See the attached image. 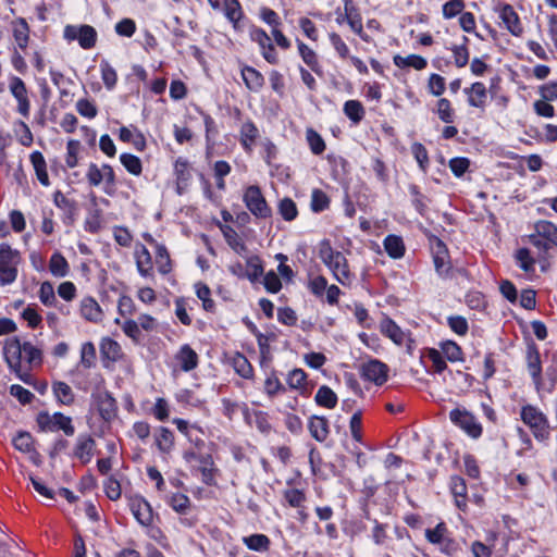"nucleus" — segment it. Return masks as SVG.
<instances>
[{
  "label": "nucleus",
  "instance_id": "nucleus-1",
  "mask_svg": "<svg viewBox=\"0 0 557 557\" xmlns=\"http://www.w3.org/2000/svg\"><path fill=\"white\" fill-rule=\"evenodd\" d=\"M22 354L29 366H40L42 363V352L30 342L21 343L20 338L14 336L8 338L3 346V356L9 367L21 368Z\"/></svg>",
  "mask_w": 557,
  "mask_h": 557
},
{
  "label": "nucleus",
  "instance_id": "nucleus-2",
  "mask_svg": "<svg viewBox=\"0 0 557 557\" xmlns=\"http://www.w3.org/2000/svg\"><path fill=\"white\" fill-rule=\"evenodd\" d=\"M521 420L527 424L539 442H546L550 436L547 417L535 406L525 405L520 411Z\"/></svg>",
  "mask_w": 557,
  "mask_h": 557
},
{
  "label": "nucleus",
  "instance_id": "nucleus-3",
  "mask_svg": "<svg viewBox=\"0 0 557 557\" xmlns=\"http://www.w3.org/2000/svg\"><path fill=\"white\" fill-rule=\"evenodd\" d=\"M20 252L9 244H0V284L9 285L17 277V264L20 263Z\"/></svg>",
  "mask_w": 557,
  "mask_h": 557
},
{
  "label": "nucleus",
  "instance_id": "nucleus-4",
  "mask_svg": "<svg viewBox=\"0 0 557 557\" xmlns=\"http://www.w3.org/2000/svg\"><path fill=\"white\" fill-rule=\"evenodd\" d=\"M36 422L41 432L63 431L66 436H72L75 433L72 418L62 412H55L50 416L47 411H40L37 414Z\"/></svg>",
  "mask_w": 557,
  "mask_h": 557
},
{
  "label": "nucleus",
  "instance_id": "nucleus-5",
  "mask_svg": "<svg viewBox=\"0 0 557 557\" xmlns=\"http://www.w3.org/2000/svg\"><path fill=\"white\" fill-rule=\"evenodd\" d=\"M450 421L472 438L482 435L483 428L475 416L467 409L455 408L449 412Z\"/></svg>",
  "mask_w": 557,
  "mask_h": 557
},
{
  "label": "nucleus",
  "instance_id": "nucleus-6",
  "mask_svg": "<svg viewBox=\"0 0 557 557\" xmlns=\"http://www.w3.org/2000/svg\"><path fill=\"white\" fill-rule=\"evenodd\" d=\"M247 209L258 219H268L272 215V210L268 206L261 189L257 185L246 188L243 198Z\"/></svg>",
  "mask_w": 557,
  "mask_h": 557
},
{
  "label": "nucleus",
  "instance_id": "nucleus-7",
  "mask_svg": "<svg viewBox=\"0 0 557 557\" xmlns=\"http://www.w3.org/2000/svg\"><path fill=\"white\" fill-rule=\"evenodd\" d=\"M92 401L102 420L110 422L117 414V404L115 398L107 389L94 392Z\"/></svg>",
  "mask_w": 557,
  "mask_h": 557
},
{
  "label": "nucleus",
  "instance_id": "nucleus-8",
  "mask_svg": "<svg viewBox=\"0 0 557 557\" xmlns=\"http://www.w3.org/2000/svg\"><path fill=\"white\" fill-rule=\"evenodd\" d=\"M128 506L139 524L148 527L152 523V507L143 496L135 495L129 497Z\"/></svg>",
  "mask_w": 557,
  "mask_h": 557
},
{
  "label": "nucleus",
  "instance_id": "nucleus-9",
  "mask_svg": "<svg viewBox=\"0 0 557 557\" xmlns=\"http://www.w3.org/2000/svg\"><path fill=\"white\" fill-rule=\"evenodd\" d=\"M361 376L381 386L387 381L388 367L377 360L372 359L361 366Z\"/></svg>",
  "mask_w": 557,
  "mask_h": 557
},
{
  "label": "nucleus",
  "instance_id": "nucleus-10",
  "mask_svg": "<svg viewBox=\"0 0 557 557\" xmlns=\"http://www.w3.org/2000/svg\"><path fill=\"white\" fill-rule=\"evenodd\" d=\"M496 11L499 14L500 20L505 24L507 30L516 37H520L523 33V27L520 22L518 13L513 7L509 3H499Z\"/></svg>",
  "mask_w": 557,
  "mask_h": 557
},
{
  "label": "nucleus",
  "instance_id": "nucleus-11",
  "mask_svg": "<svg viewBox=\"0 0 557 557\" xmlns=\"http://www.w3.org/2000/svg\"><path fill=\"white\" fill-rule=\"evenodd\" d=\"M527 364L533 383L539 388L542 382V361L539 348L532 339L527 346Z\"/></svg>",
  "mask_w": 557,
  "mask_h": 557
},
{
  "label": "nucleus",
  "instance_id": "nucleus-12",
  "mask_svg": "<svg viewBox=\"0 0 557 557\" xmlns=\"http://www.w3.org/2000/svg\"><path fill=\"white\" fill-rule=\"evenodd\" d=\"M10 91L18 102L17 111L25 117L29 114V100L25 83L17 76L10 79Z\"/></svg>",
  "mask_w": 557,
  "mask_h": 557
},
{
  "label": "nucleus",
  "instance_id": "nucleus-13",
  "mask_svg": "<svg viewBox=\"0 0 557 557\" xmlns=\"http://www.w3.org/2000/svg\"><path fill=\"white\" fill-rule=\"evenodd\" d=\"M96 447V441L89 434H81L76 440V444L73 450V456L81 460L82 463H88L92 456Z\"/></svg>",
  "mask_w": 557,
  "mask_h": 557
},
{
  "label": "nucleus",
  "instance_id": "nucleus-14",
  "mask_svg": "<svg viewBox=\"0 0 557 557\" xmlns=\"http://www.w3.org/2000/svg\"><path fill=\"white\" fill-rule=\"evenodd\" d=\"M54 205L64 211L63 222L73 225L76 220L78 207L75 200L66 198L60 190L53 194Z\"/></svg>",
  "mask_w": 557,
  "mask_h": 557
},
{
  "label": "nucleus",
  "instance_id": "nucleus-15",
  "mask_svg": "<svg viewBox=\"0 0 557 557\" xmlns=\"http://www.w3.org/2000/svg\"><path fill=\"white\" fill-rule=\"evenodd\" d=\"M344 10L346 22L350 26L351 30L362 39H366L363 35L362 17L354 1L344 0Z\"/></svg>",
  "mask_w": 557,
  "mask_h": 557
},
{
  "label": "nucleus",
  "instance_id": "nucleus-16",
  "mask_svg": "<svg viewBox=\"0 0 557 557\" xmlns=\"http://www.w3.org/2000/svg\"><path fill=\"white\" fill-rule=\"evenodd\" d=\"M308 430L317 442L323 443L330 434L329 420L322 416H311L308 422Z\"/></svg>",
  "mask_w": 557,
  "mask_h": 557
},
{
  "label": "nucleus",
  "instance_id": "nucleus-17",
  "mask_svg": "<svg viewBox=\"0 0 557 557\" xmlns=\"http://www.w3.org/2000/svg\"><path fill=\"white\" fill-rule=\"evenodd\" d=\"M242 77L245 86L252 92H259L264 86L263 75L252 66L245 65L242 69Z\"/></svg>",
  "mask_w": 557,
  "mask_h": 557
},
{
  "label": "nucleus",
  "instance_id": "nucleus-18",
  "mask_svg": "<svg viewBox=\"0 0 557 557\" xmlns=\"http://www.w3.org/2000/svg\"><path fill=\"white\" fill-rule=\"evenodd\" d=\"M286 383L290 389L298 391L300 395H309V389L307 387V373L302 369H293L287 374Z\"/></svg>",
  "mask_w": 557,
  "mask_h": 557
},
{
  "label": "nucleus",
  "instance_id": "nucleus-19",
  "mask_svg": "<svg viewBox=\"0 0 557 557\" xmlns=\"http://www.w3.org/2000/svg\"><path fill=\"white\" fill-rule=\"evenodd\" d=\"M263 391L270 399H274L280 394H284L287 387L281 382L277 372L274 369L267 374L264 380Z\"/></svg>",
  "mask_w": 557,
  "mask_h": 557
},
{
  "label": "nucleus",
  "instance_id": "nucleus-20",
  "mask_svg": "<svg viewBox=\"0 0 557 557\" xmlns=\"http://www.w3.org/2000/svg\"><path fill=\"white\" fill-rule=\"evenodd\" d=\"M298 52L302 59V61L310 67L312 72H314L318 76L323 75L322 66L319 62L317 53L309 48L306 44L300 40H297Z\"/></svg>",
  "mask_w": 557,
  "mask_h": 557
},
{
  "label": "nucleus",
  "instance_id": "nucleus-21",
  "mask_svg": "<svg viewBox=\"0 0 557 557\" xmlns=\"http://www.w3.org/2000/svg\"><path fill=\"white\" fill-rule=\"evenodd\" d=\"M176 359L180 362L181 369L185 372H189L198 366V355L188 344L181 347Z\"/></svg>",
  "mask_w": 557,
  "mask_h": 557
},
{
  "label": "nucleus",
  "instance_id": "nucleus-22",
  "mask_svg": "<svg viewBox=\"0 0 557 557\" xmlns=\"http://www.w3.org/2000/svg\"><path fill=\"white\" fill-rule=\"evenodd\" d=\"M259 136V131L255 123L250 120L245 122L240 127V144L246 152L252 151V146Z\"/></svg>",
  "mask_w": 557,
  "mask_h": 557
},
{
  "label": "nucleus",
  "instance_id": "nucleus-23",
  "mask_svg": "<svg viewBox=\"0 0 557 557\" xmlns=\"http://www.w3.org/2000/svg\"><path fill=\"white\" fill-rule=\"evenodd\" d=\"M465 92L469 94L468 102L471 107L483 108L487 97V89L481 82H475Z\"/></svg>",
  "mask_w": 557,
  "mask_h": 557
},
{
  "label": "nucleus",
  "instance_id": "nucleus-24",
  "mask_svg": "<svg viewBox=\"0 0 557 557\" xmlns=\"http://www.w3.org/2000/svg\"><path fill=\"white\" fill-rule=\"evenodd\" d=\"M81 314L90 322H99L102 317V310L92 297H85L81 301Z\"/></svg>",
  "mask_w": 557,
  "mask_h": 557
},
{
  "label": "nucleus",
  "instance_id": "nucleus-25",
  "mask_svg": "<svg viewBox=\"0 0 557 557\" xmlns=\"http://www.w3.org/2000/svg\"><path fill=\"white\" fill-rule=\"evenodd\" d=\"M174 433L166 426H160L156 433V445L159 451L169 454L174 447Z\"/></svg>",
  "mask_w": 557,
  "mask_h": 557
},
{
  "label": "nucleus",
  "instance_id": "nucleus-26",
  "mask_svg": "<svg viewBox=\"0 0 557 557\" xmlns=\"http://www.w3.org/2000/svg\"><path fill=\"white\" fill-rule=\"evenodd\" d=\"M52 391L57 400L65 406L74 404L75 395L72 387L62 381H55L52 383Z\"/></svg>",
  "mask_w": 557,
  "mask_h": 557
},
{
  "label": "nucleus",
  "instance_id": "nucleus-27",
  "mask_svg": "<svg viewBox=\"0 0 557 557\" xmlns=\"http://www.w3.org/2000/svg\"><path fill=\"white\" fill-rule=\"evenodd\" d=\"M135 257L136 265L140 275L145 277L151 275L152 259L148 249L144 245H140L135 251Z\"/></svg>",
  "mask_w": 557,
  "mask_h": 557
},
{
  "label": "nucleus",
  "instance_id": "nucleus-28",
  "mask_svg": "<svg viewBox=\"0 0 557 557\" xmlns=\"http://www.w3.org/2000/svg\"><path fill=\"white\" fill-rule=\"evenodd\" d=\"M30 162L34 166L36 176L41 185L49 186V175L47 172V163L40 151H34L30 154Z\"/></svg>",
  "mask_w": 557,
  "mask_h": 557
},
{
  "label": "nucleus",
  "instance_id": "nucleus-29",
  "mask_svg": "<svg viewBox=\"0 0 557 557\" xmlns=\"http://www.w3.org/2000/svg\"><path fill=\"white\" fill-rule=\"evenodd\" d=\"M100 355L102 360L117 361L121 357V346L110 337H104L100 343Z\"/></svg>",
  "mask_w": 557,
  "mask_h": 557
},
{
  "label": "nucleus",
  "instance_id": "nucleus-30",
  "mask_svg": "<svg viewBox=\"0 0 557 557\" xmlns=\"http://www.w3.org/2000/svg\"><path fill=\"white\" fill-rule=\"evenodd\" d=\"M435 242V252H434V265L435 270L440 275L447 274L449 267L447 265L446 257H447V248L446 245L437 237L434 239Z\"/></svg>",
  "mask_w": 557,
  "mask_h": 557
},
{
  "label": "nucleus",
  "instance_id": "nucleus-31",
  "mask_svg": "<svg viewBox=\"0 0 557 557\" xmlns=\"http://www.w3.org/2000/svg\"><path fill=\"white\" fill-rule=\"evenodd\" d=\"M13 36L21 49H25L29 39V26L25 18L18 17L12 23Z\"/></svg>",
  "mask_w": 557,
  "mask_h": 557
},
{
  "label": "nucleus",
  "instance_id": "nucleus-32",
  "mask_svg": "<svg viewBox=\"0 0 557 557\" xmlns=\"http://www.w3.org/2000/svg\"><path fill=\"white\" fill-rule=\"evenodd\" d=\"M232 366L235 372L243 379L249 380L253 377V368L244 354L236 352L232 358Z\"/></svg>",
  "mask_w": 557,
  "mask_h": 557
},
{
  "label": "nucleus",
  "instance_id": "nucleus-33",
  "mask_svg": "<svg viewBox=\"0 0 557 557\" xmlns=\"http://www.w3.org/2000/svg\"><path fill=\"white\" fill-rule=\"evenodd\" d=\"M384 248L393 259H399L405 255V244L400 236L388 235L384 239Z\"/></svg>",
  "mask_w": 557,
  "mask_h": 557
},
{
  "label": "nucleus",
  "instance_id": "nucleus-34",
  "mask_svg": "<svg viewBox=\"0 0 557 557\" xmlns=\"http://www.w3.org/2000/svg\"><path fill=\"white\" fill-rule=\"evenodd\" d=\"M49 270L53 276L64 277L69 274L70 265L63 255L55 251L50 258Z\"/></svg>",
  "mask_w": 557,
  "mask_h": 557
},
{
  "label": "nucleus",
  "instance_id": "nucleus-35",
  "mask_svg": "<svg viewBox=\"0 0 557 557\" xmlns=\"http://www.w3.org/2000/svg\"><path fill=\"white\" fill-rule=\"evenodd\" d=\"M394 64L400 69L413 67L418 71L423 70L426 66V60L418 54H410L408 57L395 55Z\"/></svg>",
  "mask_w": 557,
  "mask_h": 557
},
{
  "label": "nucleus",
  "instance_id": "nucleus-36",
  "mask_svg": "<svg viewBox=\"0 0 557 557\" xmlns=\"http://www.w3.org/2000/svg\"><path fill=\"white\" fill-rule=\"evenodd\" d=\"M381 331L395 344L400 345L405 339V333L403 330L389 318H386L384 321H382Z\"/></svg>",
  "mask_w": 557,
  "mask_h": 557
},
{
  "label": "nucleus",
  "instance_id": "nucleus-37",
  "mask_svg": "<svg viewBox=\"0 0 557 557\" xmlns=\"http://www.w3.org/2000/svg\"><path fill=\"white\" fill-rule=\"evenodd\" d=\"M314 400L319 406L325 407L327 409H333L337 405L336 394L326 385H322L318 389Z\"/></svg>",
  "mask_w": 557,
  "mask_h": 557
},
{
  "label": "nucleus",
  "instance_id": "nucleus-38",
  "mask_svg": "<svg viewBox=\"0 0 557 557\" xmlns=\"http://www.w3.org/2000/svg\"><path fill=\"white\" fill-rule=\"evenodd\" d=\"M78 42L83 49H91L97 41V32L90 25H82L77 27Z\"/></svg>",
  "mask_w": 557,
  "mask_h": 557
},
{
  "label": "nucleus",
  "instance_id": "nucleus-39",
  "mask_svg": "<svg viewBox=\"0 0 557 557\" xmlns=\"http://www.w3.org/2000/svg\"><path fill=\"white\" fill-rule=\"evenodd\" d=\"M534 227L540 236L550 243V246L554 245L557 247V226L555 224L549 221L541 220L535 223Z\"/></svg>",
  "mask_w": 557,
  "mask_h": 557
},
{
  "label": "nucleus",
  "instance_id": "nucleus-40",
  "mask_svg": "<svg viewBox=\"0 0 557 557\" xmlns=\"http://www.w3.org/2000/svg\"><path fill=\"white\" fill-rule=\"evenodd\" d=\"M344 113L355 124L360 123L366 114L362 103L358 100H348L344 104Z\"/></svg>",
  "mask_w": 557,
  "mask_h": 557
},
{
  "label": "nucleus",
  "instance_id": "nucleus-41",
  "mask_svg": "<svg viewBox=\"0 0 557 557\" xmlns=\"http://www.w3.org/2000/svg\"><path fill=\"white\" fill-rule=\"evenodd\" d=\"M247 270L245 271V277L250 282H256L263 275L264 268L259 256H251L246 261Z\"/></svg>",
  "mask_w": 557,
  "mask_h": 557
},
{
  "label": "nucleus",
  "instance_id": "nucleus-42",
  "mask_svg": "<svg viewBox=\"0 0 557 557\" xmlns=\"http://www.w3.org/2000/svg\"><path fill=\"white\" fill-rule=\"evenodd\" d=\"M243 542L247 545V547L251 550L256 552H265L270 547V539L264 534H252L249 536H245Z\"/></svg>",
  "mask_w": 557,
  "mask_h": 557
},
{
  "label": "nucleus",
  "instance_id": "nucleus-43",
  "mask_svg": "<svg viewBox=\"0 0 557 557\" xmlns=\"http://www.w3.org/2000/svg\"><path fill=\"white\" fill-rule=\"evenodd\" d=\"M156 262L161 274H168L172 271L170 253L164 245H157Z\"/></svg>",
  "mask_w": 557,
  "mask_h": 557
},
{
  "label": "nucleus",
  "instance_id": "nucleus-44",
  "mask_svg": "<svg viewBox=\"0 0 557 557\" xmlns=\"http://www.w3.org/2000/svg\"><path fill=\"white\" fill-rule=\"evenodd\" d=\"M409 191L412 196L413 207L422 216H424L428 211L430 199L420 191L417 185H410Z\"/></svg>",
  "mask_w": 557,
  "mask_h": 557
},
{
  "label": "nucleus",
  "instance_id": "nucleus-45",
  "mask_svg": "<svg viewBox=\"0 0 557 557\" xmlns=\"http://www.w3.org/2000/svg\"><path fill=\"white\" fill-rule=\"evenodd\" d=\"M330 202L329 196L322 189L315 188L312 190L310 208L313 212L320 213L329 209Z\"/></svg>",
  "mask_w": 557,
  "mask_h": 557
},
{
  "label": "nucleus",
  "instance_id": "nucleus-46",
  "mask_svg": "<svg viewBox=\"0 0 557 557\" xmlns=\"http://www.w3.org/2000/svg\"><path fill=\"white\" fill-rule=\"evenodd\" d=\"M96 347L91 342H86L83 344L81 349V360L79 363L85 369H90L96 366Z\"/></svg>",
  "mask_w": 557,
  "mask_h": 557
},
{
  "label": "nucleus",
  "instance_id": "nucleus-47",
  "mask_svg": "<svg viewBox=\"0 0 557 557\" xmlns=\"http://www.w3.org/2000/svg\"><path fill=\"white\" fill-rule=\"evenodd\" d=\"M120 161L123 166L133 175H140L143 172V163L141 160L132 154V153H122L120 156Z\"/></svg>",
  "mask_w": 557,
  "mask_h": 557
},
{
  "label": "nucleus",
  "instance_id": "nucleus-48",
  "mask_svg": "<svg viewBox=\"0 0 557 557\" xmlns=\"http://www.w3.org/2000/svg\"><path fill=\"white\" fill-rule=\"evenodd\" d=\"M224 12L230 22L233 23L234 27H237V23L243 16L242 7L238 0H225Z\"/></svg>",
  "mask_w": 557,
  "mask_h": 557
},
{
  "label": "nucleus",
  "instance_id": "nucleus-49",
  "mask_svg": "<svg viewBox=\"0 0 557 557\" xmlns=\"http://www.w3.org/2000/svg\"><path fill=\"white\" fill-rule=\"evenodd\" d=\"M441 349L445 357L451 362L463 360V352L461 347L453 341H446L442 343Z\"/></svg>",
  "mask_w": 557,
  "mask_h": 557
},
{
  "label": "nucleus",
  "instance_id": "nucleus-50",
  "mask_svg": "<svg viewBox=\"0 0 557 557\" xmlns=\"http://www.w3.org/2000/svg\"><path fill=\"white\" fill-rule=\"evenodd\" d=\"M468 41V37L463 36L462 44L459 46H454L451 49L454 53L455 64L457 67H463L469 62V51L467 48Z\"/></svg>",
  "mask_w": 557,
  "mask_h": 557
},
{
  "label": "nucleus",
  "instance_id": "nucleus-51",
  "mask_svg": "<svg viewBox=\"0 0 557 557\" xmlns=\"http://www.w3.org/2000/svg\"><path fill=\"white\" fill-rule=\"evenodd\" d=\"M278 213L285 221H293L297 218L298 210L295 201L290 198H284L278 203Z\"/></svg>",
  "mask_w": 557,
  "mask_h": 557
},
{
  "label": "nucleus",
  "instance_id": "nucleus-52",
  "mask_svg": "<svg viewBox=\"0 0 557 557\" xmlns=\"http://www.w3.org/2000/svg\"><path fill=\"white\" fill-rule=\"evenodd\" d=\"M222 232H223L226 243L236 252H239V251L246 249L245 243L242 240V238L238 236V234L235 232L234 228L226 225V226L222 227Z\"/></svg>",
  "mask_w": 557,
  "mask_h": 557
},
{
  "label": "nucleus",
  "instance_id": "nucleus-53",
  "mask_svg": "<svg viewBox=\"0 0 557 557\" xmlns=\"http://www.w3.org/2000/svg\"><path fill=\"white\" fill-rule=\"evenodd\" d=\"M334 262L335 263L331 270L334 272L336 278L341 283H344L343 277L349 278V270H348L347 259L345 258V256L342 252H337V255L335 256Z\"/></svg>",
  "mask_w": 557,
  "mask_h": 557
},
{
  "label": "nucleus",
  "instance_id": "nucleus-54",
  "mask_svg": "<svg viewBox=\"0 0 557 557\" xmlns=\"http://www.w3.org/2000/svg\"><path fill=\"white\" fill-rule=\"evenodd\" d=\"M306 137L312 153L319 156L325 150L324 139L314 129L308 128Z\"/></svg>",
  "mask_w": 557,
  "mask_h": 557
},
{
  "label": "nucleus",
  "instance_id": "nucleus-55",
  "mask_svg": "<svg viewBox=\"0 0 557 557\" xmlns=\"http://www.w3.org/2000/svg\"><path fill=\"white\" fill-rule=\"evenodd\" d=\"M516 259L519 267L527 273L534 271L535 259L531 257L528 248H520L516 252Z\"/></svg>",
  "mask_w": 557,
  "mask_h": 557
},
{
  "label": "nucleus",
  "instance_id": "nucleus-56",
  "mask_svg": "<svg viewBox=\"0 0 557 557\" xmlns=\"http://www.w3.org/2000/svg\"><path fill=\"white\" fill-rule=\"evenodd\" d=\"M101 70V78L103 81L104 86L108 89H112L117 81V75L115 70L109 64L108 61L102 60L100 63Z\"/></svg>",
  "mask_w": 557,
  "mask_h": 557
},
{
  "label": "nucleus",
  "instance_id": "nucleus-57",
  "mask_svg": "<svg viewBox=\"0 0 557 557\" xmlns=\"http://www.w3.org/2000/svg\"><path fill=\"white\" fill-rule=\"evenodd\" d=\"M437 114L444 123H453L455 119V112L451 108L450 101L446 98H441L437 101Z\"/></svg>",
  "mask_w": 557,
  "mask_h": 557
},
{
  "label": "nucleus",
  "instance_id": "nucleus-58",
  "mask_svg": "<svg viewBox=\"0 0 557 557\" xmlns=\"http://www.w3.org/2000/svg\"><path fill=\"white\" fill-rule=\"evenodd\" d=\"M39 299L47 307L55 305L57 298L52 283L46 281L41 284L39 289Z\"/></svg>",
  "mask_w": 557,
  "mask_h": 557
},
{
  "label": "nucleus",
  "instance_id": "nucleus-59",
  "mask_svg": "<svg viewBox=\"0 0 557 557\" xmlns=\"http://www.w3.org/2000/svg\"><path fill=\"white\" fill-rule=\"evenodd\" d=\"M13 445L23 453H29L33 449V437L30 433L20 431L13 438Z\"/></svg>",
  "mask_w": 557,
  "mask_h": 557
},
{
  "label": "nucleus",
  "instance_id": "nucleus-60",
  "mask_svg": "<svg viewBox=\"0 0 557 557\" xmlns=\"http://www.w3.org/2000/svg\"><path fill=\"white\" fill-rule=\"evenodd\" d=\"M169 504L177 513H186L190 506V499L185 494L175 493L171 496Z\"/></svg>",
  "mask_w": 557,
  "mask_h": 557
},
{
  "label": "nucleus",
  "instance_id": "nucleus-61",
  "mask_svg": "<svg viewBox=\"0 0 557 557\" xmlns=\"http://www.w3.org/2000/svg\"><path fill=\"white\" fill-rule=\"evenodd\" d=\"M448 326L456 334L463 336L468 333L469 325L466 318L461 315H450L447 318Z\"/></svg>",
  "mask_w": 557,
  "mask_h": 557
},
{
  "label": "nucleus",
  "instance_id": "nucleus-62",
  "mask_svg": "<svg viewBox=\"0 0 557 557\" xmlns=\"http://www.w3.org/2000/svg\"><path fill=\"white\" fill-rule=\"evenodd\" d=\"M447 527L444 522H440L434 529L425 530V537L432 544H441L445 540Z\"/></svg>",
  "mask_w": 557,
  "mask_h": 557
},
{
  "label": "nucleus",
  "instance_id": "nucleus-63",
  "mask_svg": "<svg viewBox=\"0 0 557 557\" xmlns=\"http://www.w3.org/2000/svg\"><path fill=\"white\" fill-rule=\"evenodd\" d=\"M412 153L423 172H426L429 166V154L425 147L420 143H414L411 147Z\"/></svg>",
  "mask_w": 557,
  "mask_h": 557
},
{
  "label": "nucleus",
  "instance_id": "nucleus-64",
  "mask_svg": "<svg viewBox=\"0 0 557 557\" xmlns=\"http://www.w3.org/2000/svg\"><path fill=\"white\" fill-rule=\"evenodd\" d=\"M81 143L78 140L71 139L66 145V158L65 163L69 168H75L78 163V151H79Z\"/></svg>",
  "mask_w": 557,
  "mask_h": 557
}]
</instances>
